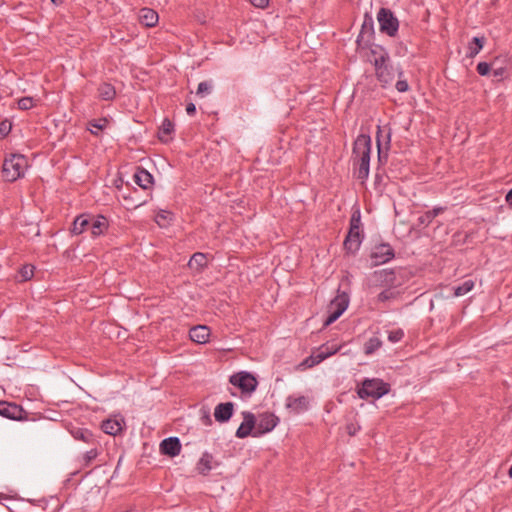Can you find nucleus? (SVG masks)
I'll use <instances>...</instances> for the list:
<instances>
[{
  "label": "nucleus",
  "instance_id": "nucleus-1",
  "mask_svg": "<svg viewBox=\"0 0 512 512\" xmlns=\"http://www.w3.org/2000/svg\"><path fill=\"white\" fill-rule=\"evenodd\" d=\"M371 153V138L369 135L360 134L357 136L353 145V155L358 163L356 175L358 179L366 180L369 176Z\"/></svg>",
  "mask_w": 512,
  "mask_h": 512
},
{
  "label": "nucleus",
  "instance_id": "nucleus-2",
  "mask_svg": "<svg viewBox=\"0 0 512 512\" xmlns=\"http://www.w3.org/2000/svg\"><path fill=\"white\" fill-rule=\"evenodd\" d=\"M27 167L28 160L24 155L11 154L3 162L2 177L7 182H14L24 176Z\"/></svg>",
  "mask_w": 512,
  "mask_h": 512
},
{
  "label": "nucleus",
  "instance_id": "nucleus-3",
  "mask_svg": "<svg viewBox=\"0 0 512 512\" xmlns=\"http://www.w3.org/2000/svg\"><path fill=\"white\" fill-rule=\"evenodd\" d=\"M390 385L379 378H366L357 389V394L361 399H379L389 393Z\"/></svg>",
  "mask_w": 512,
  "mask_h": 512
},
{
  "label": "nucleus",
  "instance_id": "nucleus-4",
  "mask_svg": "<svg viewBox=\"0 0 512 512\" xmlns=\"http://www.w3.org/2000/svg\"><path fill=\"white\" fill-rule=\"evenodd\" d=\"M349 296L345 292L338 293L336 297L331 300L327 307L328 316L324 321V327L331 325L335 322L348 308Z\"/></svg>",
  "mask_w": 512,
  "mask_h": 512
},
{
  "label": "nucleus",
  "instance_id": "nucleus-5",
  "mask_svg": "<svg viewBox=\"0 0 512 512\" xmlns=\"http://www.w3.org/2000/svg\"><path fill=\"white\" fill-rule=\"evenodd\" d=\"M379 29L382 33L394 37L398 33L399 21L393 12L388 8H380L377 13Z\"/></svg>",
  "mask_w": 512,
  "mask_h": 512
},
{
  "label": "nucleus",
  "instance_id": "nucleus-6",
  "mask_svg": "<svg viewBox=\"0 0 512 512\" xmlns=\"http://www.w3.org/2000/svg\"><path fill=\"white\" fill-rule=\"evenodd\" d=\"M342 348V345H337L334 343H325L321 345L316 352H314L311 356L306 358L302 365H305L307 367H313L315 365H318L326 358L336 354L340 349Z\"/></svg>",
  "mask_w": 512,
  "mask_h": 512
},
{
  "label": "nucleus",
  "instance_id": "nucleus-7",
  "mask_svg": "<svg viewBox=\"0 0 512 512\" xmlns=\"http://www.w3.org/2000/svg\"><path fill=\"white\" fill-rule=\"evenodd\" d=\"M229 382L241 389L243 393L251 394L257 388V379L246 371H241L230 376Z\"/></svg>",
  "mask_w": 512,
  "mask_h": 512
},
{
  "label": "nucleus",
  "instance_id": "nucleus-8",
  "mask_svg": "<svg viewBox=\"0 0 512 512\" xmlns=\"http://www.w3.org/2000/svg\"><path fill=\"white\" fill-rule=\"evenodd\" d=\"M491 63L492 74L497 80H502L512 75V58L509 55L496 56Z\"/></svg>",
  "mask_w": 512,
  "mask_h": 512
},
{
  "label": "nucleus",
  "instance_id": "nucleus-9",
  "mask_svg": "<svg viewBox=\"0 0 512 512\" xmlns=\"http://www.w3.org/2000/svg\"><path fill=\"white\" fill-rule=\"evenodd\" d=\"M279 422V418L273 413L264 412L258 416L255 424L254 436L272 431Z\"/></svg>",
  "mask_w": 512,
  "mask_h": 512
},
{
  "label": "nucleus",
  "instance_id": "nucleus-10",
  "mask_svg": "<svg viewBox=\"0 0 512 512\" xmlns=\"http://www.w3.org/2000/svg\"><path fill=\"white\" fill-rule=\"evenodd\" d=\"M394 257V250L389 244H380L374 247L371 258L374 265H380L388 262Z\"/></svg>",
  "mask_w": 512,
  "mask_h": 512
},
{
  "label": "nucleus",
  "instance_id": "nucleus-11",
  "mask_svg": "<svg viewBox=\"0 0 512 512\" xmlns=\"http://www.w3.org/2000/svg\"><path fill=\"white\" fill-rule=\"evenodd\" d=\"M376 143L378 148V159L381 162L383 158V150L388 151L391 141V132L389 128L377 126Z\"/></svg>",
  "mask_w": 512,
  "mask_h": 512
},
{
  "label": "nucleus",
  "instance_id": "nucleus-12",
  "mask_svg": "<svg viewBox=\"0 0 512 512\" xmlns=\"http://www.w3.org/2000/svg\"><path fill=\"white\" fill-rule=\"evenodd\" d=\"M375 74L377 80L382 84L383 87L391 84L395 77V71L389 62H384L375 66Z\"/></svg>",
  "mask_w": 512,
  "mask_h": 512
},
{
  "label": "nucleus",
  "instance_id": "nucleus-13",
  "mask_svg": "<svg viewBox=\"0 0 512 512\" xmlns=\"http://www.w3.org/2000/svg\"><path fill=\"white\" fill-rule=\"evenodd\" d=\"M243 414V422L236 431V437L243 439L248 437L255 428L256 418L253 413L245 411Z\"/></svg>",
  "mask_w": 512,
  "mask_h": 512
},
{
  "label": "nucleus",
  "instance_id": "nucleus-14",
  "mask_svg": "<svg viewBox=\"0 0 512 512\" xmlns=\"http://www.w3.org/2000/svg\"><path fill=\"white\" fill-rule=\"evenodd\" d=\"M362 231L361 229L350 228L349 232L344 240V248L348 252H356L362 242Z\"/></svg>",
  "mask_w": 512,
  "mask_h": 512
},
{
  "label": "nucleus",
  "instance_id": "nucleus-15",
  "mask_svg": "<svg viewBox=\"0 0 512 512\" xmlns=\"http://www.w3.org/2000/svg\"><path fill=\"white\" fill-rule=\"evenodd\" d=\"M370 51V61L373 63L374 67L379 66V64H383L384 62H390V57L387 50L378 44H371L369 46Z\"/></svg>",
  "mask_w": 512,
  "mask_h": 512
},
{
  "label": "nucleus",
  "instance_id": "nucleus-16",
  "mask_svg": "<svg viewBox=\"0 0 512 512\" xmlns=\"http://www.w3.org/2000/svg\"><path fill=\"white\" fill-rule=\"evenodd\" d=\"M160 451L164 455L175 457L181 451V443L177 437H169L164 439L160 444Z\"/></svg>",
  "mask_w": 512,
  "mask_h": 512
},
{
  "label": "nucleus",
  "instance_id": "nucleus-17",
  "mask_svg": "<svg viewBox=\"0 0 512 512\" xmlns=\"http://www.w3.org/2000/svg\"><path fill=\"white\" fill-rule=\"evenodd\" d=\"M23 410L15 403L0 401V415L8 419L17 420L22 417Z\"/></svg>",
  "mask_w": 512,
  "mask_h": 512
},
{
  "label": "nucleus",
  "instance_id": "nucleus-18",
  "mask_svg": "<svg viewBox=\"0 0 512 512\" xmlns=\"http://www.w3.org/2000/svg\"><path fill=\"white\" fill-rule=\"evenodd\" d=\"M190 339L198 344H205L209 341L210 329L206 325H197L189 331Z\"/></svg>",
  "mask_w": 512,
  "mask_h": 512
},
{
  "label": "nucleus",
  "instance_id": "nucleus-19",
  "mask_svg": "<svg viewBox=\"0 0 512 512\" xmlns=\"http://www.w3.org/2000/svg\"><path fill=\"white\" fill-rule=\"evenodd\" d=\"M286 407L293 410L295 413H301L308 409L309 400L305 396L290 395L286 399Z\"/></svg>",
  "mask_w": 512,
  "mask_h": 512
},
{
  "label": "nucleus",
  "instance_id": "nucleus-20",
  "mask_svg": "<svg viewBox=\"0 0 512 512\" xmlns=\"http://www.w3.org/2000/svg\"><path fill=\"white\" fill-rule=\"evenodd\" d=\"M108 227L109 222L105 216H91L90 229L93 237H97L104 234Z\"/></svg>",
  "mask_w": 512,
  "mask_h": 512
},
{
  "label": "nucleus",
  "instance_id": "nucleus-21",
  "mask_svg": "<svg viewBox=\"0 0 512 512\" xmlns=\"http://www.w3.org/2000/svg\"><path fill=\"white\" fill-rule=\"evenodd\" d=\"M234 404L232 402L220 403L215 407L214 417L216 421L223 423L233 415Z\"/></svg>",
  "mask_w": 512,
  "mask_h": 512
},
{
  "label": "nucleus",
  "instance_id": "nucleus-22",
  "mask_svg": "<svg viewBox=\"0 0 512 512\" xmlns=\"http://www.w3.org/2000/svg\"><path fill=\"white\" fill-rule=\"evenodd\" d=\"M218 466L212 454L205 452L197 463V470L202 475H208L209 472Z\"/></svg>",
  "mask_w": 512,
  "mask_h": 512
},
{
  "label": "nucleus",
  "instance_id": "nucleus-23",
  "mask_svg": "<svg viewBox=\"0 0 512 512\" xmlns=\"http://www.w3.org/2000/svg\"><path fill=\"white\" fill-rule=\"evenodd\" d=\"M123 419L109 418L102 422L101 429L109 435H117L123 429Z\"/></svg>",
  "mask_w": 512,
  "mask_h": 512
},
{
  "label": "nucleus",
  "instance_id": "nucleus-24",
  "mask_svg": "<svg viewBox=\"0 0 512 512\" xmlns=\"http://www.w3.org/2000/svg\"><path fill=\"white\" fill-rule=\"evenodd\" d=\"M70 433L74 439L83 441L89 445H95L97 442L93 433L86 428L74 427L70 430Z\"/></svg>",
  "mask_w": 512,
  "mask_h": 512
},
{
  "label": "nucleus",
  "instance_id": "nucleus-25",
  "mask_svg": "<svg viewBox=\"0 0 512 512\" xmlns=\"http://www.w3.org/2000/svg\"><path fill=\"white\" fill-rule=\"evenodd\" d=\"M159 17L155 10L142 8L139 12V21L146 27H154L158 23Z\"/></svg>",
  "mask_w": 512,
  "mask_h": 512
},
{
  "label": "nucleus",
  "instance_id": "nucleus-26",
  "mask_svg": "<svg viewBox=\"0 0 512 512\" xmlns=\"http://www.w3.org/2000/svg\"><path fill=\"white\" fill-rule=\"evenodd\" d=\"M91 215L89 214H81L77 216L71 228V232L75 235L82 234L88 228H90Z\"/></svg>",
  "mask_w": 512,
  "mask_h": 512
},
{
  "label": "nucleus",
  "instance_id": "nucleus-27",
  "mask_svg": "<svg viewBox=\"0 0 512 512\" xmlns=\"http://www.w3.org/2000/svg\"><path fill=\"white\" fill-rule=\"evenodd\" d=\"M133 178L135 183L143 189H149L153 184V176L143 168H138Z\"/></svg>",
  "mask_w": 512,
  "mask_h": 512
},
{
  "label": "nucleus",
  "instance_id": "nucleus-28",
  "mask_svg": "<svg viewBox=\"0 0 512 512\" xmlns=\"http://www.w3.org/2000/svg\"><path fill=\"white\" fill-rule=\"evenodd\" d=\"M174 132V124L165 118L159 127L158 138L161 142L167 143L171 139V134Z\"/></svg>",
  "mask_w": 512,
  "mask_h": 512
},
{
  "label": "nucleus",
  "instance_id": "nucleus-29",
  "mask_svg": "<svg viewBox=\"0 0 512 512\" xmlns=\"http://www.w3.org/2000/svg\"><path fill=\"white\" fill-rule=\"evenodd\" d=\"M485 37H473L472 40L468 44V53L467 56L470 58L475 57L484 47Z\"/></svg>",
  "mask_w": 512,
  "mask_h": 512
},
{
  "label": "nucleus",
  "instance_id": "nucleus-30",
  "mask_svg": "<svg viewBox=\"0 0 512 512\" xmlns=\"http://www.w3.org/2000/svg\"><path fill=\"white\" fill-rule=\"evenodd\" d=\"M207 265V258H206V255L204 253H201V252H196L194 253L189 262H188V266L191 268V269H195V270H201L203 269L205 266Z\"/></svg>",
  "mask_w": 512,
  "mask_h": 512
},
{
  "label": "nucleus",
  "instance_id": "nucleus-31",
  "mask_svg": "<svg viewBox=\"0 0 512 512\" xmlns=\"http://www.w3.org/2000/svg\"><path fill=\"white\" fill-rule=\"evenodd\" d=\"M99 97L105 101H111L116 95L114 86L109 83H102L98 88Z\"/></svg>",
  "mask_w": 512,
  "mask_h": 512
},
{
  "label": "nucleus",
  "instance_id": "nucleus-32",
  "mask_svg": "<svg viewBox=\"0 0 512 512\" xmlns=\"http://www.w3.org/2000/svg\"><path fill=\"white\" fill-rule=\"evenodd\" d=\"M374 277L376 278L377 282L385 284H392L395 279L394 272L386 269L375 271Z\"/></svg>",
  "mask_w": 512,
  "mask_h": 512
},
{
  "label": "nucleus",
  "instance_id": "nucleus-33",
  "mask_svg": "<svg viewBox=\"0 0 512 512\" xmlns=\"http://www.w3.org/2000/svg\"><path fill=\"white\" fill-rule=\"evenodd\" d=\"M475 286V283L473 280L468 279L465 280L462 284L453 287L454 290V296L460 297L466 295L468 292H470Z\"/></svg>",
  "mask_w": 512,
  "mask_h": 512
},
{
  "label": "nucleus",
  "instance_id": "nucleus-34",
  "mask_svg": "<svg viewBox=\"0 0 512 512\" xmlns=\"http://www.w3.org/2000/svg\"><path fill=\"white\" fill-rule=\"evenodd\" d=\"M381 346L382 341L378 337H371L364 344V353L367 356L372 355Z\"/></svg>",
  "mask_w": 512,
  "mask_h": 512
},
{
  "label": "nucleus",
  "instance_id": "nucleus-35",
  "mask_svg": "<svg viewBox=\"0 0 512 512\" xmlns=\"http://www.w3.org/2000/svg\"><path fill=\"white\" fill-rule=\"evenodd\" d=\"M171 220L172 213L166 210H160L155 217L156 223L161 227L167 226Z\"/></svg>",
  "mask_w": 512,
  "mask_h": 512
},
{
  "label": "nucleus",
  "instance_id": "nucleus-36",
  "mask_svg": "<svg viewBox=\"0 0 512 512\" xmlns=\"http://www.w3.org/2000/svg\"><path fill=\"white\" fill-rule=\"evenodd\" d=\"M97 446H98V441L96 442L95 445H91V449L89 451H87L84 455H83V461H84V464L85 465H89L93 460H95L97 458V456L99 455V452H98V449H97Z\"/></svg>",
  "mask_w": 512,
  "mask_h": 512
},
{
  "label": "nucleus",
  "instance_id": "nucleus-37",
  "mask_svg": "<svg viewBox=\"0 0 512 512\" xmlns=\"http://www.w3.org/2000/svg\"><path fill=\"white\" fill-rule=\"evenodd\" d=\"M21 281H28L34 275V266L32 265H24L19 271Z\"/></svg>",
  "mask_w": 512,
  "mask_h": 512
},
{
  "label": "nucleus",
  "instance_id": "nucleus-38",
  "mask_svg": "<svg viewBox=\"0 0 512 512\" xmlns=\"http://www.w3.org/2000/svg\"><path fill=\"white\" fill-rule=\"evenodd\" d=\"M211 90H212L211 83L208 81H203L198 84L196 94L200 97H205L206 95L210 94Z\"/></svg>",
  "mask_w": 512,
  "mask_h": 512
},
{
  "label": "nucleus",
  "instance_id": "nucleus-39",
  "mask_svg": "<svg viewBox=\"0 0 512 512\" xmlns=\"http://www.w3.org/2000/svg\"><path fill=\"white\" fill-rule=\"evenodd\" d=\"M17 104H18V108L21 110H29L32 107H34V105H35L34 98L29 97V96L20 98L18 100Z\"/></svg>",
  "mask_w": 512,
  "mask_h": 512
},
{
  "label": "nucleus",
  "instance_id": "nucleus-40",
  "mask_svg": "<svg viewBox=\"0 0 512 512\" xmlns=\"http://www.w3.org/2000/svg\"><path fill=\"white\" fill-rule=\"evenodd\" d=\"M404 337V331L400 328L392 330L388 333V340L391 343H398L400 342Z\"/></svg>",
  "mask_w": 512,
  "mask_h": 512
},
{
  "label": "nucleus",
  "instance_id": "nucleus-41",
  "mask_svg": "<svg viewBox=\"0 0 512 512\" xmlns=\"http://www.w3.org/2000/svg\"><path fill=\"white\" fill-rule=\"evenodd\" d=\"M476 70L479 75L487 76L490 72H492V63L488 62H479L477 64Z\"/></svg>",
  "mask_w": 512,
  "mask_h": 512
},
{
  "label": "nucleus",
  "instance_id": "nucleus-42",
  "mask_svg": "<svg viewBox=\"0 0 512 512\" xmlns=\"http://www.w3.org/2000/svg\"><path fill=\"white\" fill-rule=\"evenodd\" d=\"M350 228L361 229V215L360 211H355L350 219Z\"/></svg>",
  "mask_w": 512,
  "mask_h": 512
},
{
  "label": "nucleus",
  "instance_id": "nucleus-43",
  "mask_svg": "<svg viewBox=\"0 0 512 512\" xmlns=\"http://www.w3.org/2000/svg\"><path fill=\"white\" fill-rule=\"evenodd\" d=\"M395 297H396V293L390 289H387V290L382 291L378 295V300L381 302H385V301L391 300Z\"/></svg>",
  "mask_w": 512,
  "mask_h": 512
},
{
  "label": "nucleus",
  "instance_id": "nucleus-44",
  "mask_svg": "<svg viewBox=\"0 0 512 512\" xmlns=\"http://www.w3.org/2000/svg\"><path fill=\"white\" fill-rule=\"evenodd\" d=\"M398 92H407L409 89L408 82L405 79H399L395 85Z\"/></svg>",
  "mask_w": 512,
  "mask_h": 512
},
{
  "label": "nucleus",
  "instance_id": "nucleus-45",
  "mask_svg": "<svg viewBox=\"0 0 512 512\" xmlns=\"http://www.w3.org/2000/svg\"><path fill=\"white\" fill-rule=\"evenodd\" d=\"M89 125L93 128H96L97 130H102L106 127L107 120L106 119L93 120V121L89 122Z\"/></svg>",
  "mask_w": 512,
  "mask_h": 512
},
{
  "label": "nucleus",
  "instance_id": "nucleus-46",
  "mask_svg": "<svg viewBox=\"0 0 512 512\" xmlns=\"http://www.w3.org/2000/svg\"><path fill=\"white\" fill-rule=\"evenodd\" d=\"M11 130V123L9 121H3L0 123V134L2 137L6 136Z\"/></svg>",
  "mask_w": 512,
  "mask_h": 512
},
{
  "label": "nucleus",
  "instance_id": "nucleus-47",
  "mask_svg": "<svg viewBox=\"0 0 512 512\" xmlns=\"http://www.w3.org/2000/svg\"><path fill=\"white\" fill-rule=\"evenodd\" d=\"M446 210L445 207L437 206L434 207L432 210L427 211V213L431 216L432 219L440 215Z\"/></svg>",
  "mask_w": 512,
  "mask_h": 512
},
{
  "label": "nucleus",
  "instance_id": "nucleus-48",
  "mask_svg": "<svg viewBox=\"0 0 512 512\" xmlns=\"http://www.w3.org/2000/svg\"><path fill=\"white\" fill-rule=\"evenodd\" d=\"M419 223L422 224V225H425V226H428L432 221L433 219L431 218V216L426 212L424 215L420 216L419 219H418Z\"/></svg>",
  "mask_w": 512,
  "mask_h": 512
},
{
  "label": "nucleus",
  "instance_id": "nucleus-49",
  "mask_svg": "<svg viewBox=\"0 0 512 512\" xmlns=\"http://www.w3.org/2000/svg\"><path fill=\"white\" fill-rule=\"evenodd\" d=\"M251 4L257 8H265L269 4V0H250Z\"/></svg>",
  "mask_w": 512,
  "mask_h": 512
},
{
  "label": "nucleus",
  "instance_id": "nucleus-50",
  "mask_svg": "<svg viewBox=\"0 0 512 512\" xmlns=\"http://www.w3.org/2000/svg\"><path fill=\"white\" fill-rule=\"evenodd\" d=\"M186 112L188 115L193 116L196 113V106L194 103H189L186 106Z\"/></svg>",
  "mask_w": 512,
  "mask_h": 512
},
{
  "label": "nucleus",
  "instance_id": "nucleus-51",
  "mask_svg": "<svg viewBox=\"0 0 512 512\" xmlns=\"http://www.w3.org/2000/svg\"><path fill=\"white\" fill-rule=\"evenodd\" d=\"M505 200L507 204L512 208V189L506 194Z\"/></svg>",
  "mask_w": 512,
  "mask_h": 512
},
{
  "label": "nucleus",
  "instance_id": "nucleus-52",
  "mask_svg": "<svg viewBox=\"0 0 512 512\" xmlns=\"http://www.w3.org/2000/svg\"><path fill=\"white\" fill-rule=\"evenodd\" d=\"M347 431L349 435H355V433L357 432V428L353 424H351L347 426Z\"/></svg>",
  "mask_w": 512,
  "mask_h": 512
},
{
  "label": "nucleus",
  "instance_id": "nucleus-53",
  "mask_svg": "<svg viewBox=\"0 0 512 512\" xmlns=\"http://www.w3.org/2000/svg\"><path fill=\"white\" fill-rule=\"evenodd\" d=\"M365 27H366V22L363 24V26H362V30H364V29H365ZM362 33H363V31H361L360 35L358 36V38H357V43H360V37H361Z\"/></svg>",
  "mask_w": 512,
  "mask_h": 512
},
{
  "label": "nucleus",
  "instance_id": "nucleus-54",
  "mask_svg": "<svg viewBox=\"0 0 512 512\" xmlns=\"http://www.w3.org/2000/svg\"><path fill=\"white\" fill-rule=\"evenodd\" d=\"M51 2L54 4V5H60L62 3V0H51Z\"/></svg>",
  "mask_w": 512,
  "mask_h": 512
},
{
  "label": "nucleus",
  "instance_id": "nucleus-55",
  "mask_svg": "<svg viewBox=\"0 0 512 512\" xmlns=\"http://www.w3.org/2000/svg\"><path fill=\"white\" fill-rule=\"evenodd\" d=\"M369 25H370V29L373 30V20L371 17H369Z\"/></svg>",
  "mask_w": 512,
  "mask_h": 512
},
{
  "label": "nucleus",
  "instance_id": "nucleus-56",
  "mask_svg": "<svg viewBox=\"0 0 512 512\" xmlns=\"http://www.w3.org/2000/svg\"><path fill=\"white\" fill-rule=\"evenodd\" d=\"M508 475L510 478H512V466L510 467L509 471H508Z\"/></svg>",
  "mask_w": 512,
  "mask_h": 512
},
{
  "label": "nucleus",
  "instance_id": "nucleus-57",
  "mask_svg": "<svg viewBox=\"0 0 512 512\" xmlns=\"http://www.w3.org/2000/svg\"><path fill=\"white\" fill-rule=\"evenodd\" d=\"M398 75H399V77H401V76L403 75V72L400 70V71L398 72Z\"/></svg>",
  "mask_w": 512,
  "mask_h": 512
}]
</instances>
